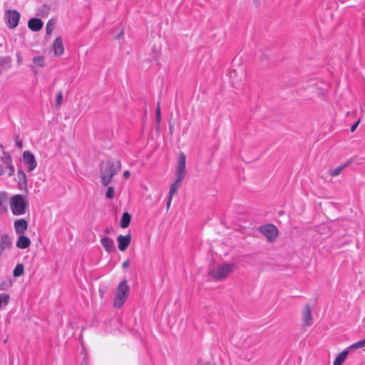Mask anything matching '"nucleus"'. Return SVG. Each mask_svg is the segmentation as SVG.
Wrapping results in <instances>:
<instances>
[{"mask_svg": "<svg viewBox=\"0 0 365 365\" xmlns=\"http://www.w3.org/2000/svg\"><path fill=\"white\" fill-rule=\"evenodd\" d=\"M237 266L235 263H223L211 268L208 272V276L215 281H223L226 279L231 273L235 272Z\"/></svg>", "mask_w": 365, "mask_h": 365, "instance_id": "1", "label": "nucleus"}, {"mask_svg": "<svg viewBox=\"0 0 365 365\" xmlns=\"http://www.w3.org/2000/svg\"><path fill=\"white\" fill-rule=\"evenodd\" d=\"M120 169V163L119 161L114 163H103L101 166L100 177L103 186H107L111 182L113 176L116 175Z\"/></svg>", "mask_w": 365, "mask_h": 365, "instance_id": "2", "label": "nucleus"}, {"mask_svg": "<svg viewBox=\"0 0 365 365\" xmlns=\"http://www.w3.org/2000/svg\"><path fill=\"white\" fill-rule=\"evenodd\" d=\"M10 208L15 216L23 215L26 213L28 202L21 195L16 194L10 198Z\"/></svg>", "mask_w": 365, "mask_h": 365, "instance_id": "3", "label": "nucleus"}, {"mask_svg": "<svg viewBox=\"0 0 365 365\" xmlns=\"http://www.w3.org/2000/svg\"><path fill=\"white\" fill-rule=\"evenodd\" d=\"M130 293V287L126 280L121 282L116 288L113 306L120 308L127 300Z\"/></svg>", "mask_w": 365, "mask_h": 365, "instance_id": "4", "label": "nucleus"}, {"mask_svg": "<svg viewBox=\"0 0 365 365\" xmlns=\"http://www.w3.org/2000/svg\"><path fill=\"white\" fill-rule=\"evenodd\" d=\"M259 232L269 241L274 242L278 235V230L277 227L272 225L268 224L259 227Z\"/></svg>", "mask_w": 365, "mask_h": 365, "instance_id": "5", "label": "nucleus"}, {"mask_svg": "<svg viewBox=\"0 0 365 365\" xmlns=\"http://www.w3.org/2000/svg\"><path fill=\"white\" fill-rule=\"evenodd\" d=\"M186 158L183 153H180L178 157V166L175 171L176 179L183 180L186 175Z\"/></svg>", "mask_w": 365, "mask_h": 365, "instance_id": "6", "label": "nucleus"}, {"mask_svg": "<svg viewBox=\"0 0 365 365\" xmlns=\"http://www.w3.org/2000/svg\"><path fill=\"white\" fill-rule=\"evenodd\" d=\"M5 18L6 19L8 26L10 29H14L19 24L20 14L16 10H8L6 11Z\"/></svg>", "mask_w": 365, "mask_h": 365, "instance_id": "7", "label": "nucleus"}, {"mask_svg": "<svg viewBox=\"0 0 365 365\" xmlns=\"http://www.w3.org/2000/svg\"><path fill=\"white\" fill-rule=\"evenodd\" d=\"M23 160L25 165L26 166V170L28 172L33 171L37 166V162L34 155L29 150L24 152Z\"/></svg>", "mask_w": 365, "mask_h": 365, "instance_id": "8", "label": "nucleus"}, {"mask_svg": "<svg viewBox=\"0 0 365 365\" xmlns=\"http://www.w3.org/2000/svg\"><path fill=\"white\" fill-rule=\"evenodd\" d=\"M117 242L118 244V249L122 252L125 251L130 244V234H128L126 235H118L117 237Z\"/></svg>", "mask_w": 365, "mask_h": 365, "instance_id": "9", "label": "nucleus"}, {"mask_svg": "<svg viewBox=\"0 0 365 365\" xmlns=\"http://www.w3.org/2000/svg\"><path fill=\"white\" fill-rule=\"evenodd\" d=\"M12 246V241L7 234H0V256L6 249H10Z\"/></svg>", "mask_w": 365, "mask_h": 365, "instance_id": "10", "label": "nucleus"}, {"mask_svg": "<svg viewBox=\"0 0 365 365\" xmlns=\"http://www.w3.org/2000/svg\"><path fill=\"white\" fill-rule=\"evenodd\" d=\"M14 227L17 235H24L28 228V222L24 219H18L14 221Z\"/></svg>", "mask_w": 365, "mask_h": 365, "instance_id": "11", "label": "nucleus"}, {"mask_svg": "<svg viewBox=\"0 0 365 365\" xmlns=\"http://www.w3.org/2000/svg\"><path fill=\"white\" fill-rule=\"evenodd\" d=\"M1 162L9 169V176H12L14 173L15 169L12 163L11 156L6 152H3V155L1 157Z\"/></svg>", "mask_w": 365, "mask_h": 365, "instance_id": "12", "label": "nucleus"}, {"mask_svg": "<svg viewBox=\"0 0 365 365\" xmlns=\"http://www.w3.org/2000/svg\"><path fill=\"white\" fill-rule=\"evenodd\" d=\"M302 321L304 325L309 327L313 323L312 312L309 305H306L302 312Z\"/></svg>", "mask_w": 365, "mask_h": 365, "instance_id": "13", "label": "nucleus"}, {"mask_svg": "<svg viewBox=\"0 0 365 365\" xmlns=\"http://www.w3.org/2000/svg\"><path fill=\"white\" fill-rule=\"evenodd\" d=\"M53 50L55 56H61L64 52L62 38L58 36L56 38L53 43Z\"/></svg>", "mask_w": 365, "mask_h": 365, "instance_id": "14", "label": "nucleus"}, {"mask_svg": "<svg viewBox=\"0 0 365 365\" xmlns=\"http://www.w3.org/2000/svg\"><path fill=\"white\" fill-rule=\"evenodd\" d=\"M34 65L31 66V68L34 73H37V68H42L45 66V58L43 56H38L33 58Z\"/></svg>", "mask_w": 365, "mask_h": 365, "instance_id": "15", "label": "nucleus"}, {"mask_svg": "<svg viewBox=\"0 0 365 365\" xmlns=\"http://www.w3.org/2000/svg\"><path fill=\"white\" fill-rule=\"evenodd\" d=\"M11 67V58L9 56H0V75Z\"/></svg>", "mask_w": 365, "mask_h": 365, "instance_id": "16", "label": "nucleus"}, {"mask_svg": "<svg viewBox=\"0 0 365 365\" xmlns=\"http://www.w3.org/2000/svg\"><path fill=\"white\" fill-rule=\"evenodd\" d=\"M31 240L29 237H26L24 235H19L16 242V246L19 249H26L31 245Z\"/></svg>", "mask_w": 365, "mask_h": 365, "instance_id": "17", "label": "nucleus"}, {"mask_svg": "<svg viewBox=\"0 0 365 365\" xmlns=\"http://www.w3.org/2000/svg\"><path fill=\"white\" fill-rule=\"evenodd\" d=\"M101 243L108 252H111L115 250L114 241L108 237H102Z\"/></svg>", "mask_w": 365, "mask_h": 365, "instance_id": "18", "label": "nucleus"}, {"mask_svg": "<svg viewBox=\"0 0 365 365\" xmlns=\"http://www.w3.org/2000/svg\"><path fill=\"white\" fill-rule=\"evenodd\" d=\"M28 26L31 30L38 31L43 27V22L40 19L33 18L29 21Z\"/></svg>", "mask_w": 365, "mask_h": 365, "instance_id": "19", "label": "nucleus"}, {"mask_svg": "<svg viewBox=\"0 0 365 365\" xmlns=\"http://www.w3.org/2000/svg\"><path fill=\"white\" fill-rule=\"evenodd\" d=\"M7 192H0V214H4L7 211Z\"/></svg>", "mask_w": 365, "mask_h": 365, "instance_id": "20", "label": "nucleus"}, {"mask_svg": "<svg viewBox=\"0 0 365 365\" xmlns=\"http://www.w3.org/2000/svg\"><path fill=\"white\" fill-rule=\"evenodd\" d=\"M349 353L348 349H344L342 352H341L336 357L333 365H342L344 361L347 357Z\"/></svg>", "mask_w": 365, "mask_h": 365, "instance_id": "21", "label": "nucleus"}, {"mask_svg": "<svg viewBox=\"0 0 365 365\" xmlns=\"http://www.w3.org/2000/svg\"><path fill=\"white\" fill-rule=\"evenodd\" d=\"M17 182L19 187H23L26 185V175L21 170H19L17 172Z\"/></svg>", "mask_w": 365, "mask_h": 365, "instance_id": "22", "label": "nucleus"}, {"mask_svg": "<svg viewBox=\"0 0 365 365\" xmlns=\"http://www.w3.org/2000/svg\"><path fill=\"white\" fill-rule=\"evenodd\" d=\"M131 220V216L128 212H124L123 214L121 221H120V227L122 228H126L129 226Z\"/></svg>", "mask_w": 365, "mask_h": 365, "instance_id": "23", "label": "nucleus"}, {"mask_svg": "<svg viewBox=\"0 0 365 365\" xmlns=\"http://www.w3.org/2000/svg\"><path fill=\"white\" fill-rule=\"evenodd\" d=\"M182 181V180L179 179L175 180V181L170 186L169 195L173 197L174 196L178 188L180 187Z\"/></svg>", "mask_w": 365, "mask_h": 365, "instance_id": "24", "label": "nucleus"}, {"mask_svg": "<svg viewBox=\"0 0 365 365\" xmlns=\"http://www.w3.org/2000/svg\"><path fill=\"white\" fill-rule=\"evenodd\" d=\"M346 166H347V164H344V165H339L336 168L329 170V173L331 176H334V177L337 176L342 172V170Z\"/></svg>", "mask_w": 365, "mask_h": 365, "instance_id": "25", "label": "nucleus"}, {"mask_svg": "<svg viewBox=\"0 0 365 365\" xmlns=\"http://www.w3.org/2000/svg\"><path fill=\"white\" fill-rule=\"evenodd\" d=\"M24 272V267L23 264H18L13 272V274L15 277L21 276Z\"/></svg>", "mask_w": 365, "mask_h": 365, "instance_id": "26", "label": "nucleus"}, {"mask_svg": "<svg viewBox=\"0 0 365 365\" xmlns=\"http://www.w3.org/2000/svg\"><path fill=\"white\" fill-rule=\"evenodd\" d=\"M55 23L53 20H49L46 24V32L47 35H51L54 29Z\"/></svg>", "mask_w": 365, "mask_h": 365, "instance_id": "27", "label": "nucleus"}, {"mask_svg": "<svg viewBox=\"0 0 365 365\" xmlns=\"http://www.w3.org/2000/svg\"><path fill=\"white\" fill-rule=\"evenodd\" d=\"M9 301V296L6 294H0V308L2 305H7Z\"/></svg>", "mask_w": 365, "mask_h": 365, "instance_id": "28", "label": "nucleus"}, {"mask_svg": "<svg viewBox=\"0 0 365 365\" xmlns=\"http://www.w3.org/2000/svg\"><path fill=\"white\" fill-rule=\"evenodd\" d=\"M63 100V93L62 91H58L56 95V107L59 108L62 103Z\"/></svg>", "mask_w": 365, "mask_h": 365, "instance_id": "29", "label": "nucleus"}, {"mask_svg": "<svg viewBox=\"0 0 365 365\" xmlns=\"http://www.w3.org/2000/svg\"><path fill=\"white\" fill-rule=\"evenodd\" d=\"M351 347L354 349L363 348L365 347V338L354 343L351 346Z\"/></svg>", "mask_w": 365, "mask_h": 365, "instance_id": "30", "label": "nucleus"}, {"mask_svg": "<svg viewBox=\"0 0 365 365\" xmlns=\"http://www.w3.org/2000/svg\"><path fill=\"white\" fill-rule=\"evenodd\" d=\"M114 188L113 187H108L106 193V197L108 199H112L114 197Z\"/></svg>", "mask_w": 365, "mask_h": 365, "instance_id": "31", "label": "nucleus"}, {"mask_svg": "<svg viewBox=\"0 0 365 365\" xmlns=\"http://www.w3.org/2000/svg\"><path fill=\"white\" fill-rule=\"evenodd\" d=\"M12 283L11 282H3L0 284V290L6 289L8 287H11Z\"/></svg>", "mask_w": 365, "mask_h": 365, "instance_id": "32", "label": "nucleus"}, {"mask_svg": "<svg viewBox=\"0 0 365 365\" xmlns=\"http://www.w3.org/2000/svg\"><path fill=\"white\" fill-rule=\"evenodd\" d=\"M160 120H161V118H160V103H158L157 108H156V120H157V122H160Z\"/></svg>", "mask_w": 365, "mask_h": 365, "instance_id": "33", "label": "nucleus"}, {"mask_svg": "<svg viewBox=\"0 0 365 365\" xmlns=\"http://www.w3.org/2000/svg\"><path fill=\"white\" fill-rule=\"evenodd\" d=\"M15 143H16V146L19 148H22L23 147V143L22 141L19 139V138L18 136L16 137L15 138Z\"/></svg>", "mask_w": 365, "mask_h": 365, "instance_id": "34", "label": "nucleus"}, {"mask_svg": "<svg viewBox=\"0 0 365 365\" xmlns=\"http://www.w3.org/2000/svg\"><path fill=\"white\" fill-rule=\"evenodd\" d=\"M359 122H360V120H358L354 125H352L351 126V128H350L351 132L353 133V132L355 131V130L356 129L358 125L359 124Z\"/></svg>", "mask_w": 365, "mask_h": 365, "instance_id": "35", "label": "nucleus"}, {"mask_svg": "<svg viewBox=\"0 0 365 365\" xmlns=\"http://www.w3.org/2000/svg\"><path fill=\"white\" fill-rule=\"evenodd\" d=\"M17 64L21 65L22 63V57L19 53H16Z\"/></svg>", "mask_w": 365, "mask_h": 365, "instance_id": "36", "label": "nucleus"}, {"mask_svg": "<svg viewBox=\"0 0 365 365\" xmlns=\"http://www.w3.org/2000/svg\"><path fill=\"white\" fill-rule=\"evenodd\" d=\"M173 197V196H170V195L168 196V202H167V205H166L167 209L170 208Z\"/></svg>", "mask_w": 365, "mask_h": 365, "instance_id": "37", "label": "nucleus"}, {"mask_svg": "<svg viewBox=\"0 0 365 365\" xmlns=\"http://www.w3.org/2000/svg\"><path fill=\"white\" fill-rule=\"evenodd\" d=\"M129 264H130L129 260L124 261L123 264H122L123 268H124V269L127 268L129 266Z\"/></svg>", "mask_w": 365, "mask_h": 365, "instance_id": "38", "label": "nucleus"}, {"mask_svg": "<svg viewBox=\"0 0 365 365\" xmlns=\"http://www.w3.org/2000/svg\"><path fill=\"white\" fill-rule=\"evenodd\" d=\"M129 176H130V172H129V171L126 170V171H125V172L123 173V177H124L125 178H129Z\"/></svg>", "mask_w": 365, "mask_h": 365, "instance_id": "39", "label": "nucleus"}, {"mask_svg": "<svg viewBox=\"0 0 365 365\" xmlns=\"http://www.w3.org/2000/svg\"><path fill=\"white\" fill-rule=\"evenodd\" d=\"M5 173L4 168L0 165V175H2Z\"/></svg>", "mask_w": 365, "mask_h": 365, "instance_id": "40", "label": "nucleus"}, {"mask_svg": "<svg viewBox=\"0 0 365 365\" xmlns=\"http://www.w3.org/2000/svg\"><path fill=\"white\" fill-rule=\"evenodd\" d=\"M159 54H160L159 51H158V50H156V51H155V54H154V56H153V59H156V58L159 56Z\"/></svg>", "mask_w": 365, "mask_h": 365, "instance_id": "41", "label": "nucleus"}, {"mask_svg": "<svg viewBox=\"0 0 365 365\" xmlns=\"http://www.w3.org/2000/svg\"><path fill=\"white\" fill-rule=\"evenodd\" d=\"M170 130L172 132L173 130V127L171 125H170Z\"/></svg>", "mask_w": 365, "mask_h": 365, "instance_id": "42", "label": "nucleus"}]
</instances>
